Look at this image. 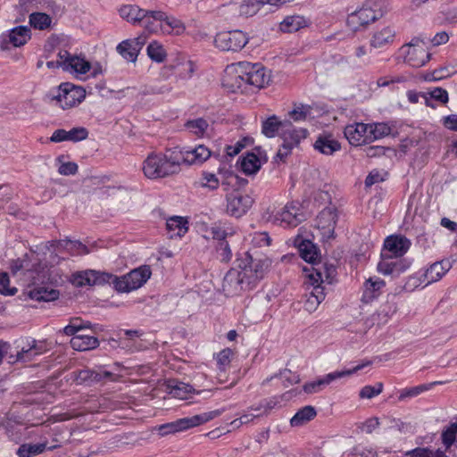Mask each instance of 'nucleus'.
<instances>
[{"mask_svg":"<svg viewBox=\"0 0 457 457\" xmlns=\"http://www.w3.org/2000/svg\"><path fill=\"white\" fill-rule=\"evenodd\" d=\"M457 435V423L453 424L442 434V439L446 447H449L455 440Z\"/></svg>","mask_w":457,"mask_h":457,"instance_id":"60","label":"nucleus"},{"mask_svg":"<svg viewBox=\"0 0 457 457\" xmlns=\"http://www.w3.org/2000/svg\"><path fill=\"white\" fill-rule=\"evenodd\" d=\"M67 141L79 142L86 139L88 136V131L84 127L73 128L71 130H66Z\"/></svg>","mask_w":457,"mask_h":457,"instance_id":"54","label":"nucleus"},{"mask_svg":"<svg viewBox=\"0 0 457 457\" xmlns=\"http://www.w3.org/2000/svg\"><path fill=\"white\" fill-rule=\"evenodd\" d=\"M294 245L298 249L300 256L308 262H314L318 256V252L312 241L303 239L297 236L294 239Z\"/></svg>","mask_w":457,"mask_h":457,"instance_id":"29","label":"nucleus"},{"mask_svg":"<svg viewBox=\"0 0 457 457\" xmlns=\"http://www.w3.org/2000/svg\"><path fill=\"white\" fill-rule=\"evenodd\" d=\"M154 11H147L137 5L128 4L120 8V17L132 24H138L143 20H149Z\"/></svg>","mask_w":457,"mask_h":457,"instance_id":"26","label":"nucleus"},{"mask_svg":"<svg viewBox=\"0 0 457 457\" xmlns=\"http://www.w3.org/2000/svg\"><path fill=\"white\" fill-rule=\"evenodd\" d=\"M57 447L56 445L47 447L46 442L37 445L23 444L18 448L17 455L19 457H32L42 453L46 448L53 451Z\"/></svg>","mask_w":457,"mask_h":457,"instance_id":"36","label":"nucleus"},{"mask_svg":"<svg viewBox=\"0 0 457 457\" xmlns=\"http://www.w3.org/2000/svg\"><path fill=\"white\" fill-rule=\"evenodd\" d=\"M269 266L268 259H253L250 255L241 261L239 273L247 289L253 288L263 278Z\"/></svg>","mask_w":457,"mask_h":457,"instance_id":"6","label":"nucleus"},{"mask_svg":"<svg viewBox=\"0 0 457 457\" xmlns=\"http://www.w3.org/2000/svg\"><path fill=\"white\" fill-rule=\"evenodd\" d=\"M52 18L45 12H32L29 15V24L34 29L44 30L51 27Z\"/></svg>","mask_w":457,"mask_h":457,"instance_id":"42","label":"nucleus"},{"mask_svg":"<svg viewBox=\"0 0 457 457\" xmlns=\"http://www.w3.org/2000/svg\"><path fill=\"white\" fill-rule=\"evenodd\" d=\"M340 147V144L331 135L320 136L314 143V148L327 155L333 154Z\"/></svg>","mask_w":457,"mask_h":457,"instance_id":"31","label":"nucleus"},{"mask_svg":"<svg viewBox=\"0 0 457 457\" xmlns=\"http://www.w3.org/2000/svg\"><path fill=\"white\" fill-rule=\"evenodd\" d=\"M145 44V37L139 36L135 38L123 40L116 46V51L126 61L136 63L137 56Z\"/></svg>","mask_w":457,"mask_h":457,"instance_id":"20","label":"nucleus"},{"mask_svg":"<svg viewBox=\"0 0 457 457\" xmlns=\"http://www.w3.org/2000/svg\"><path fill=\"white\" fill-rule=\"evenodd\" d=\"M233 9L237 10L240 16L251 17L258 13L259 12H267L269 10H265L263 7V2L261 0H245L239 5L233 4Z\"/></svg>","mask_w":457,"mask_h":457,"instance_id":"30","label":"nucleus"},{"mask_svg":"<svg viewBox=\"0 0 457 457\" xmlns=\"http://www.w3.org/2000/svg\"><path fill=\"white\" fill-rule=\"evenodd\" d=\"M338 220L337 207L333 204L321 210L315 219V228L324 241L335 237V228Z\"/></svg>","mask_w":457,"mask_h":457,"instance_id":"8","label":"nucleus"},{"mask_svg":"<svg viewBox=\"0 0 457 457\" xmlns=\"http://www.w3.org/2000/svg\"><path fill=\"white\" fill-rule=\"evenodd\" d=\"M146 52L149 58L156 62H162L167 57L163 46L157 41L151 42L146 48Z\"/></svg>","mask_w":457,"mask_h":457,"instance_id":"44","label":"nucleus"},{"mask_svg":"<svg viewBox=\"0 0 457 457\" xmlns=\"http://www.w3.org/2000/svg\"><path fill=\"white\" fill-rule=\"evenodd\" d=\"M243 70H245L244 62L228 65L225 69L223 85L232 91L245 88L247 86L245 80L246 76L239 73V71H243Z\"/></svg>","mask_w":457,"mask_h":457,"instance_id":"15","label":"nucleus"},{"mask_svg":"<svg viewBox=\"0 0 457 457\" xmlns=\"http://www.w3.org/2000/svg\"><path fill=\"white\" fill-rule=\"evenodd\" d=\"M391 133V128L386 123H376L369 125V135L370 142L388 136Z\"/></svg>","mask_w":457,"mask_h":457,"instance_id":"47","label":"nucleus"},{"mask_svg":"<svg viewBox=\"0 0 457 457\" xmlns=\"http://www.w3.org/2000/svg\"><path fill=\"white\" fill-rule=\"evenodd\" d=\"M86 97V91L83 87L71 83H62L56 89V94L52 100L62 108L70 109L80 104Z\"/></svg>","mask_w":457,"mask_h":457,"instance_id":"7","label":"nucleus"},{"mask_svg":"<svg viewBox=\"0 0 457 457\" xmlns=\"http://www.w3.org/2000/svg\"><path fill=\"white\" fill-rule=\"evenodd\" d=\"M112 274L95 270H86L72 274L71 283L78 287L84 286H96L110 283Z\"/></svg>","mask_w":457,"mask_h":457,"instance_id":"13","label":"nucleus"},{"mask_svg":"<svg viewBox=\"0 0 457 457\" xmlns=\"http://www.w3.org/2000/svg\"><path fill=\"white\" fill-rule=\"evenodd\" d=\"M170 389V393L176 398L187 399L189 394L193 391V387L182 382L170 383L169 385Z\"/></svg>","mask_w":457,"mask_h":457,"instance_id":"48","label":"nucleus"},{"mask_svg":"<svg viewBox=\"0 0 457 457\" xmlns=\"http://www.w3.org/2000/svg\"><path fill=\"white\" fill-rule=\"evenodd\" d=\"M220 185V179L218 177L211 172H204L203 173V182L202 186L204 187H208L211 190L217 189Z\"/></svg>","mask_w":457,"mask_h":457,"instance_id":"58","label":"nucleus"},{"mask_svg":"<svg viewBox=\"0 0 457 457\" xmlns=\"http://www.w3.org/2000/svg\"><path fill=\"white\" fill-rule=\"evenodd\" d=\"M29 297L36 301L49 302L59 297V291L48 289L45 287H38L29 291Z\"/></svg>","mask_w":457,"mask_h":457,"instance_id":"38","label":"nucleus"},{"mask_svg":"<svg viewBox=\"0 0 457 457\" xmlns=\"http://www.w3.org/2000/svg\"><path fill=\"white\" fill-rule=\"evenodd\" d=\"M251 243L256 247H264L270 245V237L266 232H254L249 235Z\"/></svg>","mask_w":457,"mask_h":457,"instance_id":"53","label":"nucleus"},{"mask_svg":"<svg viewBox=\"0 0 457 457\" xmlns=\"http://www.w3.org/2000/svg\"><path fill=\"white\" fill-rule=\"evenodd\" d=\"M177 70L179 71L178 76L179 79H185L187 77H190L194 71L192 62L190 61H186L183 62H179L176 65H174V64L164 65L161 69L160 74L163 79H168L171 75H173L175 73V71Z\"/></svg>","mask_w":457,"mask_h":457,"instance_id":"27","label":"nucleus"},{"mask_svg":"<svg viewBox=\"0 0 457 457\" xmlns=\"http://www.w3.org/2000/svg\"><path fill=\"white\" fill-rule=\"evenodd\" d=\"M152 17L155 21L162 22L169 28V29H166L162 24L161 25V28L163 30V32H166L168 34L174 33L175 35H181L186 30V26L181 20L174 16H168L162 11H154L152 13Z\"/></svg>","mask_w":457,"mask_h":457,"instance_id":"25","label":"nucleus"},{"mask_svg":"<svg viewBox=\"0 0 457 457\" xmlns=\"http://www.w3.org/2000/svg\"><path fill=\"white\" fill-rule=\"evenodd\" d=\"M381 16L380 0H366L359 9L348 14L346 24L351 30L358 31Z\"/></svg>","mask_w":457,"mask_h":457,"instance_id":"2","label":"nucleus"},{"mask_svg":"<svg viewBox=\"0 0 457 457\" xmlns=\"http://www.w3.org/2000/svg\"><path fill=\"white\" fill-rule=\"evenodd\" d=\"M345 136L353 145H361L370 143L369 135V125L364 123H354L345 128Z\"/></svg>","mask_w":457,"mask_h":457,"instance_id":"23","label":"nucleus"},{"mask_svg":"<svg viewBox=\"0 0 457 457\" xmlns=\"http://www.w3.org/2000/svg\"><path fill=\"white\" fill-rule=\"evenodd\" d=\"M221 411L215 410L202 414L194 415L188 418L179 419L176 421L162 424L158 427L157 430L161 436L180 432L204 423H206L221 414Z\"/></svg>","mask_w":457,"mask_h":457,"instance_id":"5","label":"nucleus"},{"mask_svg":"<svg viewBox=\"0 0 457 457\" xmlns=\"http://www.w3.org/2000/svg\"><path fill=\"white\" fill-rule=\"evenodd\" d=\"M222 289L226 295L233 296L248 290L238 269H230L223 278Z\"/></svg>","mask_w":457,"mask_h":457,"instance_id":"22","label":"nucleus"},{"mask_svg":"<svg viewBox=\"0 0 457 457\" xmlns=\"http://www.w3.org/2000/svg\"><path fill=\"white\" fill-rule=\"evenodd\" d=\"M411 242L402 236H390L384 243V250L381 253L384 258H397L403 256L410 248Z\"/></svg>","mask_w":457,"mask_h":457,"instance_id":"21","label":"nucleus"},{"mask_svg":"<svg viewBox=\"0 0 457 457\" xmlns=\"http://www.w3.org/2000/svg\"><path fill=\"white\" fill-rule=\"evenodd\" d=\"M179 156L174 149H169L163 154H150L142 163L144 175L149 179H158L179 173Z\"/></svg>","mask_w":457,"mask_h":457,"instance_id":"1","label":"nucleus"},{"mask_svg":"<svg viewBox=\"0 0 457 457\" xmlns=\"http://www.w3.org/2000/svg\"><path fill=\"white\" fill-rule=\"evenodd\" d=\"M174 152L178 153V154L179 155V169L181 163H187L189 165L202 164L211 156V151L204 145H199L195 148L188 150L174 148Z\"/></svg>","mask_w":457,"mask_h":457,"instance_id":"17","label":"nucleus"},{"mask_svg":"<svg viewBox=\"0 0 457 457\" xmlns=\"http://www.w3.org/2000/svg\"><path fill=\"white\" fill-rule=\"evenodd\" d=\"M282 130L283 121L278 120L275 115L262 122V133L268 137H275L278 132L281 134Z\"/></svg>","mask_w":457,"mask_h":457,"instance_id":"43","label":"nucleus"},{"mask_svg":"<svg viewBox=\"0 0 457 457\" xmlns=\"http://www.w3.org/2000/svg\"><path fill=\"white\" fill-rule=\"evenodd\" d=\"M427 389L426 386H419L411 388H405L401 391L399 395V400L403 401L408 397H414L420 395L421 392Z\"/></svg>","mask_w":457,"mask_h":457,"instance_id":"63","label":"nucleus"},{"mask_svg":"<svg viewBox=\"0 0 457 457\" xmlns=\"http://www.w3.org/2000/svg\"><path fill=\"white\" fill-rule=\"evenodd\" d=\"M397 304L391 301H386L381 304L377 312L378 320L379 323L385 324L396 312Z\"/></svg>","mask_w":457,"mask_h":457,"instance_id":"46","label":"nucleus"},{"mask_svg":"<svg viewBox=\"0 0 457 457\" xmlns=\"http://www.w3.org/2000/svg\"><path fill=\"white\" fill-rule=\"evenodd\" d=\"M252 198L235 191L227 196V212L236 218L243 216L251 207Z\"/></svg>","mask_w":457,"mask_h":457,"instance_id":"19","label":"nucleus"},{"mask_svg":"<svg viewBox=\"0 0 457 457\" xmlns=\"http://www.w3.org/2000/svg\"><path fill=\"white\" fill-rule=\"evenodd\" d=\"M364 365H357L352 370H346L342 371H335L327 374L323 378H320L315 381L308 382L303 386V390L307 394H315L321 391L324 387L330 385L333 381L342 378L346 376H350L361 369L363 368Z\"/></svg>","mask_w":457,"mask_h":457,"instance_id":"14","label":"nucleus"},{"mask_svg":"<svg viewBox=\"0 0 457 457\" xmlns=\"http://www.w3.org/2000/svg\"><path fill=\"white\" fill-rule=\"evenodd\" d=\"M42 353V347H39L35 342L32 345L28 348L22 347L20 352L17 353V361H29L34 356Z\"/></svg>","mask_w":457,"mask_h":457,"instance_id":"49","label":"nucleus"},{"mask_svg":"<svg viewBox=\"0 0 457 457\" xmlns=\"http://www.w3.org/2000/svg\"><path fill=\"white\" fill-rule=\"evenodd\" d=\"M31 37L30 29L28 26H18L10 30L9 42L15 47L25 45Z\"/></svg>","mask_w":457,"mask_h":457,"instance_id":"34","label":"nucleus"},{"mask_svg":"<svg viewBox=\"0 0 457 457\" xmlns=\"http://www.w3.org/2000/svg\"><path fill=\"white\" fill-rule=\"evenodd\" d=\"M243 71L245 74L246 85L256 89H261L269 84L270 80V72L267 71L261 63H251L244 62Z\"/></svg>","mask_w":457,"mask_h":457,"instance_id":"12","label":"nucleus"},{"mask_svg":"<svg viewBox=\"0 0 457 457\" xmlns=\"http://www.w3.org/2000/svg\"><path fill=\"white\" fill-rule=\"evenodd\" d=\"M306 136L307 130L305 129L295 128L291 121L284 120L283 130L280 135L283 139V144L277 154L278 157L281 160L287 157L291 150L296 146L302 139L305 138Z\"/></svg>","mask_w":457,"mask_h":457,"instance_id":"9","label":"nucleus"},{"mask_svg":"<svg viewBox=\"0 0 457 457\" xmlns=\"http://www.w3.org/2000/svg\"><path fill=\"white\" fill-rule=\"evenodd\" d=\"M396 37V29L392 25L378 27L373 32L370 44L371 47L382 48L394 43Z\"/></svg>","mask_w":457,"mask_h":457,"instance_id":"24","label":"nucleus"},{"mask_svg":"<svg viewBox=\"0 0 457 457\" xmlns=\"http://www.w3.org/2000/svg\"><path fill=\"white\" fill-rule=\"evenodd\" d=\"M385 287L384 280L377 278H370L364 283V291L362 298L368 303L379 295L381 289Z\"/></svg>","mask_w":457,"mask_h":457,"instance_id":"33","label":"nucleus"},{"mask_svg":"<svg viewBox=\"0 0 457 457\" xmlns=\"http://www.w3.org/2000/svg\"><path fill=\"white\" fill-rule=\"evenodd\" d=\"M102 378H109L114 380L113 374L109 371H104L103 373H96L91 371L89 370H79L76 373V381L78 384H82L88 380L97 381Z\"/></svg>","mask_w":457,"mask_h":457,"instance_id":"39","label":"nucleus"},{"mask_svg":"<svg viewBox=\"0 0 457 457\" xmlns=\"http://www.w3.org/2000/svg\"><path fill=\"white\" fill-rule=\"evenodd\" d=\"M186 127L195 135L202 137L208 128V122L204 119L199 118L188 120Z\"/></svg>","mask_w":457,"mask_h":457,"instance_id":"50","label":"nucleus"},{"mask_svg":"<svg viewBox=\"0 0 457 457\" xmlns=\"http://www.w3.org/2000/svg\"><path fill=\"white\" fill-rule=\"evenodd\" d=\"M248 37L241 30L222 31L216 35L214 45L222 51H239L247 43Z\"/></svg>","mask_w":457,"mask_h":457,"instance_id":"10","label":"nucleus"},{"mask_svg":"<svg viewBox=\"0 0 457 457\" xmlns=\"http://www.w3.org/2000/svg\"><path fill=\"white\" fill-rule=\"evenodd\" d=\"M303 220L299 205L295 203L287 204L274 216L273 222L283 227H295Z\"/></svg>","mask_w":457,"mask_h":457,"instance_id":"18","label":"nucleus"},{"mask_svg":"<svg viewBox=\"0 0 457 457\" xmlns=\"http://www.w3.org/2000/svg\"><path fill=\"white\" fill-rule=\"evenodd\" d=\"M391 258H384L382 257V261L378 263V269L383 274H392L395 270H400L398 269V263L389 262Z\"/></svg>","mask_w":457,"mask_h":457,"instance_id":"57","label":"nucleus"},{"mask_svg":"<svg viewBox=\"0 0 457 457\" xmlns=\"http://www.w3.org/2000/svg\"><path fill=\"white\" fill-rule=\"evenodd\" d=\"M217 252L222 262H228L232 257V253L227 241L219 243Z\"/></svg>","mask_w":457,"mask_h":457,"instance_id":"62","label":"nucleus"},{"mask_svg":"<svg viewBox=\"0 0 457 457\" xmlns=\"http://www.w3.org/2000/svg\"><path fill=\"white\" fill-rule=\"evenodd\" d=\"M431 98L442 103L446 104L449 100L448 93L442 87H436L429 92Z\"/></svg>","mask_w":457,"mask_h":457,"instance_id":"64","label":"nucleus"},{"mask_svg":"<svg viewBox=\"0 0 457 457\" xmlns=\"http://www.w3.org/2000/svg\"><path fill=\"white\" fill-rule=\"evenodd\" d=\"M71 346L76 351H88L99 345L96 337L87 335H77L71 339Z\"/></svg>","mask_w":457,"mask_h":457,"instance_id":"32","label":"nucleus"},{"mask_svg":"<svg viewBox=\"0 0 457 457\" xmlns=\"http://www.w3.org/2000/svg\"><path fill=\"white\" fill-rule=\"evenodd\" d=\"M402 49L404 50V62L411 67L420 68L430 59V54L427 52L424 43L419 38L412 39Z\"/></svg>","mask_w":457,"mask_h":457,"instance_id":"11","label":"nucleus"},{"mask_svg":"<svg viewBox=\"0 0 457 457\" xmlns=\"http://www.w3.org/2000/svg\"><path fill=\"white\" fill-rule=\"evenodd\" d=\"M383 390V384L382 383H377L375 386H365L361 388L360 391V397L361 398H367L370 399L376 395H378Z\"/></svg>","mask_w":457,"mask_h":457,"instance_id":"56","label":"nucleus"},{"mask_svg":"<svg viewBox=\"0 0 457 457\" xmlns=\"http://www.w3.org/2000/svg\"><path fill=\"white\" fill-rule=\"evenodd\" d=\"M304 270L310 271L306 276L307 279L305 281V285L312 287V290L306 295V300L303 306L305 311L311 313L317 310L319 305L326 297L322 284L325 281H328V284L331 282L328 280V275H326V278H324L321 270L316 268L312 267L311 270L304 269Z\"/></svg>","mask_w":457,"mask_h":457,"instance_id":"3","label":"nucleus"},{"mask_svg":"<svg viewBox=\"0 0 457 457\" xmlns=\"http://www.w3.org/2000/svg\"><path fill=\"white\" fill-rule=\"evenodd\" d=\"M232 232H228L225 228L218 224H213L210 227H206L204 232V237L206 239L218 240L219 243L225 241L224 239L228 236L232 235Z\"/></svg>","mask_w":457,"mask_h":457,"instance_id":"45","label":"nucleus"},{"mask_svg":"<svg viewBox=\"0 0 457 457\" xmlns=\"http://www.w3.org/2000/svg\"><path fill=\"white\" fill-rule=\"evenodd\" d=\"M166 228L170 238L181 237L188 230V220L186 217L172 216L166 220Z\"/></svg>","mask_w":457,"mask_h":457,"instance_id":"28","label":"nucleus"},{"mask_svg":"<svg viewBox=\"0 0 457 457\" xmlns=\"http://www.w3.org/2000/svg\"><path fill=\"white\" fill-rule=\"evenodd\" d=\"M311 114V107L309 105L299 104L289 112V117L295 121L306 120Z\"/></svg>","mask_w":457,"mask_h":457,"instance_id":"52","label":"nucleus"},{"mask_svg":"<svg viewBox=\"0 0 457 457\" xmlns=\"http://www.w3.org/2000/svg\"><path fill=\"white\" fill-rule=\"evenodd\" d=\"M65 247L72 253L77 255H82L88 253L87 247L79 241H69L66 243Z\"/></svg>","mask_w":457,"mask_h":457,"instance_id":"61","label":"nucleus"},{"mask_svg":"<svg viewBox=\"0 0 457 457\" xmlns=\"http://www.w3.org/2000/svg\"><path fill=\"white\" fill-rule=\"evenodd\" d=\"M317 412L312 406H305L299 410L291 419L290 423L293 427H300L312 420Z\"/></svg>","mask_w":457,"mask_h":457,"instance_id":"40","label":"nucleus"},{"mask_svg":"<svg viewBox=\"0 0 457 457\" xmlns=\"http://www.w3.org/2000/svg\"><path fill=\"white\" fill-rule=\"evenodd\" d=\"M407 457H445V453L441 450H429L427 448H418L407 454Z\"/></svg>","mask_w":457,"mask_h":457,"instance_id":"55","label":"nucleus"},{"mask_svg":"<svg viewBox=\"0 0 457 457\" xmlns=\"http://www.w3.org/2000/svg\"><path fill=\"white\" fill-rule=\"evenodd\" d=\"M450 269V263L448 262H436L433 263L425 272V279L427 285L438 281Z\"/></svg>","mask_w":457,"mask_h":457,"instance_id":"35","label":"nucleus"},{"mask_svg":"<svg viewBox=\"0 0 457 457\" xmlns=\"http://www.w3.org/2000/svg\"><path fill=\"white\" fill-rule=\"evenodd\" d=\"M306 25L303 16L291 15L286 17L279 24L280 30L286 33H292L299 30Z\"/></svg>","mask_w":457,"mask_h":457,"instance_id":"37","label":"nucleus"},{"mask_svg":"<svg viewBox=\"0 0 457 457\" xmlns=\"http://www.w3.org/2000/svg\"><path fill=\"white\" fill-rule=\"evenodd\" d=\"M261 168V161L253 153L247 154L241 161V169L246 175L256 173Z\"/></svg>","mask_w":457,"mask_h":457,"instance_id":"41","label":"nucleus"},{"mask_svg":"<svg viewBox=\"0 0 457 457\" xmlns=\"http://www.w3.org/2000/svg\"><path fill=\"white\" fill-rule=\"evenodd\" d=\"M58 57L60 58V64L66 71L84 75L91 69L90 62L85 60V58L71 55L65 50L61 51L58 54Z\"/></svg>","mask_w":457,"mask_h":457,"instance_id":"16","label":"nucleus"},{"mask_svg":"<svg viewBox=\"0 0 457 457\" xmlns=\"http://www.w3.org/2000/svg\"><path fill=\"white\" fill-rule=\"evenodd\" d=\"M234 353L231 349L221 350L216 356L217 365L220 371H225L229 367Z\"/></svg>","mask_w":457,"mask_h":457,"instance_id":"51","label":"nucleus"},{"mask_svg":"<svg viewBox=\"0 0 457 457\" xmlns=\"http://www.w3.org/2000/svg\"><path fill=\"white\" fill-rule=\"evenodd\" d=\"M151 274L150 267L143 265L120 278L112 275L110 283L113 284L118 292L129 293L141 287L150 278Z\"/></svg>","mask_w":457,"mask_h":457,"instance_id":"4","label":"nucleus"},{"mask_svg":"<svg viewBox=\"0 0 457 457\" xmlns=\"http://www.w3.org/2000/svg\"><path fill=\"white\" fill-rule=\"evenodd\" d=\"M9 277L7 273H0V294L6 295H14L17 293L15 287H9Z\"/></svg>","mask_w":457,"mask_h":457,"instance_id":"59","label":"nucleus"}]
</instances>
